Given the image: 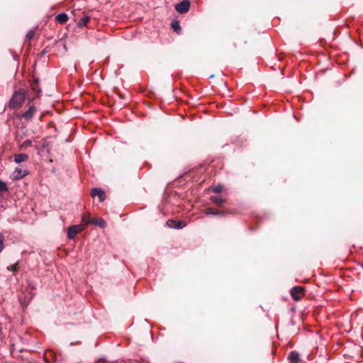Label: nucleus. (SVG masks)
I'll return each instance as SVG.
<instances>
[{"mask_svg": "<svg viewBox=\"0 0 363 363\" xmlns=\"http://www.w3.org/2000/svg\"><path fill=\"white\" fill-rule=\"evenodd\" d=\"M25 101V94L21 91H16L13 94L12 98L11 99L9 106L11 108H20L22 104Z\"/></svg>", "mask_w": 363, "mask_h": 363, "instance_id": "obj_1", "label": "nucleus"}, {"mask_svg": "<svg viewBox=\"0 0 363 363\" xmlns=\"http://www.w3.org/2000/svg\"><path fill=\"white\" fill-rule=\"evenodd\" d=\"M28 174V170L26 167H17L11 174V179L13 180H18L23 178Z\"/></svg>", "mask_w": 363, "mask_h": 363, "instance_id": "obj_2", "label": "nucleus"}, {"mask_svg": "<svg viewBox=\"0 0 363 363\" xmlns=\"http://www.w3.org/2000/svg\"><path fill=\"white\" fill-rule=\"evenodd\" d=\"M85 229V225H74L70 226L67 229V237L69 239H73L80 232Z\"/></svg>", "mask_w": 363, "mask_h": 363, "instance_id": "obj_3", "label": "nucleus"}, {"mask_svg": "<svg viewBox=\"0 0 363 363\" xmlns=\"http://www.w3.org/2000/svg\"><path fill=\"white\" fill-rule=\"evenodd\" d=\"M190 5L189 0H182L175 5V9L179 13H186L189 11Z\"/></svg>", "mask_w": 363, "mask_h": 363, "instance_id": "obj_4", "label": "nucleus"}, {"mask_svg": "<svg viewBox=\"0 0 363 363\" xmlns=\"http://www.w3.org/2000/svg\"><path fill=\"white\" fill-rule=\"evenodd\" d=\"M304 293V288L302 286H295L291 290V295L295 301H299Z\"/></svg>", "mask_w": 363, "mask_h": 363, "instance_id": "obj_5", "label": "nucleus"}, {"mask_svg": "<svg viewBox=\"0 0 363 363\" xmlns=\"http://www.w3.org/2000/svg\"><path fill=\"white\" fill-rule=\"evenodd\" d=\"M167 225L171 228L182 229L186 225L184 220H174L169 219L167 221Z\"/></svg>", "mask_w": 363, "mask_h": 363, "instance_id": "obj_6", "label": "nucleus"}, {"mask_svg": "<svg viewBox=\"0 0 363 363\" xmlns=\"http://www.w3.org/2000/svg\"><path fill=\"white\" fill-rule=\"evenodd\" d=\"M91 195L92 197L98 196L100 202H103L106 199L105 193L101 188L92 189Z\"/></svg>", "mask_w": 363, "mask_h": 363, "instance_id": "obj_7", "label": "nucleus"}, {"mask_svg": "<svg viewBox=\"0 0 363 363\" xmlns=\"http://www.w3.org/2000/svg\"><path fill=\"white\" fill-rule=\"evenodd\" d=\"M86 223L94 224L95 225H97L100 228H105L106 227V222L102 218H94L92 220H88L86 221Z\"/></svg>", "mask_w": 363, "mask_h": 363, "instance_id": "obj_8", "label": "nucleus"}, {"mask_svg": "<svg viewBox=\"0 0 363 363\" xmlns=\"http://www.w3.org/2000/svg\"><path fill=\"white\" fill-rule=\"evenodd\" d=\"M13 157L15 162L17 164L26 162L28 160V155L26 153L16 154Z\"/></svg>", "mask_w": 363, "mask_h": 363, "instance_id": "obj_9", "label": "nucleus"}, {"mask_svg": "<svg viewBox=\"0 0 363 363\" xmlns=\"http://www.w3.org/2000/svg\"><path fill=\"white\" fill-rule=\"evenodd\" d=\"M288 359L290 363H298L299 354L296 351H292L290 352Z\"/></svg>", "mask_w": 363, "mask_h": 363, "instance_id": "obj_10", "label": "nucleus"}, {"mask_svg": "<svg viewBox=\"0 0 363 363\" xmlns=\"http://www.w3.org/2000/svg\"><path fill=\"white\" fill-rule=\"evenodd\" d=\"M35 111V108L34 106H30L28 110L23 113L22 116L26 119H30Z\"/></svg>", "mask_w": 363, "mask_h": 363, "instance_id": "obj_11", "label": "nucleus"}, {"mask_svg": "<svg viewBox=\"0 0 363 363\" xmlns=\"http://www.w3.org/2000/svg\"><path fill=\"white\" fill-rule=\"evenodd\" d=\"M56 20L60 23H65L67 21V15L65 13H61L56 16Z\"/></svg>", "mask_w": 363, "mask_h": 363, "instance_id": "obj_12", "label": "nucleus"}, {"mask_svg": "<svg viewBox=\"0 0 363 363\" xmlns=\"http://www.w3.org/2000/svg\"><path fill=\"white\" fill-rule=\"evenodd\" d=\"M89 17L87 16H83L78 22L77 25L79 27H83L87 25L89 21Z\"/></svg>", "mask_w": 363, "mask_h": 363, "instance_id": "obj_13", "label": "nucleus"}, {"mask_svg": "<svg viewBox=\"0 0 363 363\" xmlns=\"http://www.w3.org/2000/svg\"><path fill=\"white\" fill-rule=\"evenodd\" d=\"M211 200L218 206H221L225 201V199L218 196H212L211 197Z\"/></svg>", "mask_w": 363, "mask_h": 363, "instance_id": "obj_14", "label": "nucleus"}, {"mask_svg": "<svg viewBox=\"0 0 363 363\" xmlns=\"http://www.w3.org/2000/svg\"><path fill=\"white\" fill-rule=\"evenodd\" d=\"M206 213L208 215H215V216H217V215H224V212L223 211H220L214 210L213 208H208L206 210Z\"/></svg>", "mask_w": 363, "mask_h": 363, "instance_id": "obj_15", "label": "nucleus"}, {"mask_svg": "<svg viewBox=\"0 0 363 363\" xmlns=\"http://www.w3.org/2000/svg\"><path fill=\"white\" fill-rule=\"evenodd\" d=\"M223 186L222 185H217V186H213L211 190L212 191H213L214 193H220L223 191Z\"/></svg>", "mask_w": 363, "mask_h": 363, "instance_id": "obj_16", "label": "nucleus"}, {"mask_svg": "<svg viewBox=\"0 0 363 363\" xmlns=\"http://www.w3.org/2000/svg\"><path fill=\"white\" fill-rule=\"evenodd\" d=\"M8 190V187L5 182L0 179V191H6Z\"/></svg>", "mask_w": 363, "mask_h": 363, "instance_id": "obj_17", "label": "nucleus"}, {"mask_svg": "<svg viewBox=\"0 0 363 363\" xmlns=\"http://www.w3.org/2000/svg\"><path fill=\"white\" fill-rule=\"evenodd\" d=\"M18 262H16V263H15V264H11V265L9 266V267H7L8 270H9V271H12V272H16V271H17V269H18Z\"/></svg>", "mask_w": 363, "mask_h": 363, "instance_id": "obj_18", "label": "nucleus"}, {"mask_svg": "<svg viewBox=\"0 0 363 363\" xmlns=\"http://www.w3.org/2000/svg\"><path fill=\"white\" fill-rule=\"evenodd\" d=\"M4 236L3 234L0 233V253L4 250Z\"/></svg>", "mask_w": 363, "mask_h": 363, "instance_id": "obj_19", "label": "nucleus"}, {"mask_svg": "<svg viewBox=\"0 0 363 363\" xmlns=\"http://www.w3.org/2000/svg\"><path fill=\"white\" fill-rule=\"evenodd\" d=\"M88 220H91L88 216H86V214H84L82 217V221L84 223V224H82L83 225H85V228L86 227V225L89 224V223H86V221Z\"/></svg>", "mask_w": 363, "mask_h": 363, "instance_id": "obj_20", "label": "nucleus"}, {"mask_svg": "<svg viewBox=\"0 0 363 363\" xmlns=\"http://www.w3.org/2000/svg\"><path fill=\"white\" fill-rule=\"evenodd\" d=\"M34 35H35V31L34 30H29L28 32V33L26 34V38L28 40H31L34 37Z\"/></svg>", "mask_w": 363, "mask_h": 363, "instance_id": "obj_21", "label": "nucleus"}, {"mask_svg": "<svg viewBox=\"0 0 363 363\" xmlns=\"http://www.w3.org/2000/svg\"><path fill=\"white\" fill-rule=\"evenodd\" d=\"M32 142L30 140H25L23 144L21 145V147H27L29 146H31Z\"/></svg>", "mask_w": 363, "mask_h": 363, "instance_id": "obj_22", "label": "nucleus"}, {"mask_svg": "<svg viewBox=\"0 0 363 363\" xmlns=\"http://www.w3.org/2000/svg\"><path fill=\"white\" fill-rule=\"evenodd\" d=\"M172 28L174 30H178L179 29H180V26H179V24L178 22H173L172 23Z\"/></svg>", "mask_w": 363, "mask_h": 363, "instance_id": "obj_23", "label": "nucleus"}, {"mask_svg": "<svg viewBox=\"0 0 363 363\" xmlns=\"http://www.w3.org/2000/svg\"><path fill=\"white\" fill-rule=\"evenodd\" d=\"M37 83H38V82L36 81L35 84H32V85H31L32 89L37 91V88H36Z\"/></svg>", "mask_w": 363, "mask_h": 363, "instance_id": "obj_24", "label": "nucleus"}]
</instances>
